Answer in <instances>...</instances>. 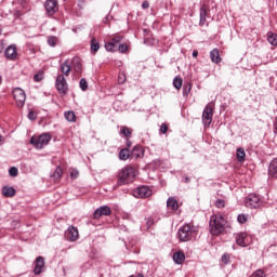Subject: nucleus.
Instances as JSON below:
<instances>
[{"label": "nucleus", "instance_id": "e433bc0d", "mask_svg": "<svg viewBox=\"0 0 277 277\" xmlns=\"http://www.w3.org/2000/svg\"><path fill=\"white\" fill-rule=\"evenodd\" d=\"M79 85H80V89L82 90V92H85V90H88V80H85L84 78H82V79L80 80Z\"/></svg>", "mask_w": 277, "mask_h": 277}, {"label": "nucleus", "instance_id": "cd10ccee", "mask_svg": "<svg viewBox=\"0 0 277 277\" xmlns=\"http://www.w3.org/2000/svg\"><path fill=\"white\" fill-rule=\"evenodd\" d=\"M173 85L175 90H181L183 88V78L175 77L173 79Z\"/></svg>", "mask_w": 277, "mask_h": 277}, {"label": "nucleus", "instance_id": "4be33fe9", "mask_svg": "<svg viewBox=\"0 0 277 277\" xmlns=\"http://www.w3.org/2000/svg\"><path fill=\"white\" fill-rule=\"evenodd\" d=\"M70 70H72V67L70 66V61L67 60L61 65V72H63L65 77H68V75H70Z\"/></svg>", "mask_w": 277, "mask_h": 277}, {"label": "nucleus", "instance_id": "f3484780", "mask_svg": "<svg viewBox=\"0 0 277 277\" xmlns=\"http://www.w3.org/2000/svg\"><path fill=\"white\" fill-rule=\"evenodd\" d=\"M209 14V10L207 9V5L202 4L199 11V25L202 27V25H207V16Z\"/></svg>", "mask_w": 277, "mask_h": 277}, {"label": "nucleus", "instance_id": "393cba45", "mask_svg": "<svg viewBox=\"0 0 277 277\" xmlns=\"http://www.w3.org/2000/svg\"><path fill=\"white\" fill-rule=\"evenodd\" d=\"M236 157H237V161H239V163H242V161H246V150L243 149V147H239L237 149Z\"/></svg>", "mask_w": 277, "mask_h": 277}, {"label": "nucleus", "instance_id": "f8f14e48", "mask_svg": "<svg viewBox=\"0 0 277 277\" xmlns=\"http://www.w3.org/2000/svg\"><path fill=\"white\" fill-rule=\"evenodd\" d=\"M65 237L67 241H77L79 239V229L75 226H69L65 232Z\"/></svg>", "mask_w": 277, "mask_h": 277}, {"label": "nucleus", "instance_id": "bb28decb", "mask_svg": "<svg viewBox=\"0 0 277 277\" xmlns=\"http://www.w3.org/2000/svg\"><path fill=\"white\" fill-rule=\"evenodd\" d=\"M267 40H268L269 44H272L273 47H277V35L276 34L268 32Z\"/></svg>", "mask_w": 277, "mask_h": 277}, {"label": "nucleus", "instance_id": "09e8293b", "mask_svg": "<svg viewBox=\"0 0 277 277\" xmlns=\"http://www.w3.org/2000/svg\"><path fill=\"white\" fill-rule=\"evenodd\" d=\"M78 8H80V10H83V8H85V1L79 0L78 1Z\"/></svg>", "mask_w": 277, "mask_h": 277}, {"label": "nucleus", "instance_id": "f704fd0d", "mask_svg": "<svg viewBox=\"0 0 277 277\" xmlns=\"http://www.w3.org/2000/svg\"><path fill=\"white\" fill-rule=\"evenodd\" d=\"M42 79H44V71H39L34 76V81L36 82H40Z\"/></svg>", "mask_w": 277, "mask_h": 277}, {"label": "nucleus", "instance_id": "603ef678", "mask_svg": "<svg viewBox=\"0 0 277 277\" xmlns=\"http://www.w3.org/2000/svg\"><path fill=\"white\" fill-rule=\"evenodd\" d=\"M184 183H189V179L187 176L184 179Z\"/></svg>", "mask_w": 277, "mask_h": 277}, {"label": "nucleus", "instance_id": "ddd939ff", "mask_svg": "<svg viewBox=\"0 0 277 277\" xmlns=\"http://www.w3.org/2000/svg\"><path fill=\"white\" fill-rule=\"evenodd\" d=\"M103 215H111V208H109V206H102L93 213L94 220H100Z\"/></svg>", "mask_w": 277, "mask_h": 277}, {"label": "nucleus", "instance_id": "dca6fc26", "mask_svg": "<svg viewBox=\"0 0 277 277\" xmlns=\"http://www.w3.org/2000/svg\"><path fill=\"white\" fill-rule=\"evenodd\" d=\"M48 14L53 15L57 11V0H48L44 4Z\"/></svg>", "mask_w": 277, "mask_h": 277}, {"label": "nucleus", "instance_id": "9b49d317", "mask_svg": "<svg viewBox=\"0 0 277 277\" xmlns=\"http://www.w3.org/2000/svg\"><path fill=\"white\" fill-rule=\"evenodd\" d=\"M246 207H249V209H258V207H261V198L256 195H249L246 198Z\"/></svg>", "mask_w": 277, "mask_h": 277}, {"label": "nucleus", "instance_id": "6e6552de", "mask_svg": "<svg viewBox=\"0 0 277 277\" xmlns=\"http://www.w3.org/2000/svg\"><path fill=\"white\" fill-rule=\"evenodd\" d=\"M4 57L10 62H16V60H18V50H16V44H11L5 49Z\"/></svg>", "mask_w": 277, "mask_h": 277}, {"label": "nucleus", "instance_id": "72a5a7b5", "mask_svg": "<svg viewBox=\"0 0 277 277\" xmlns=\"http://www.w3.org/2000/svg\"><path fill=\"white\" fill-rule=\"evenodd\" d=\"M128 50H129V47L127 45V43H119V45L117 47V51L119 53H124Z\"/></svg>", "mask_w": 277, "mask_h": 277}, {"label": "nucleus", "instance_id": "3c124183", "mask_svg": "<svg viewBox=\"0 0 277 277\" xmlns=\"http://www.w3.org/2000/svg\"><path fill=\"white\" fill-rule=\"evenodd\" d=\"M193 57H198V51H193Z\"/></svg>", "mask_w": 277, "mask_h": 277}, {"label": "nucleus", "instance_id": "2eb2a0df", "mask_svg": "<svg viewBox=\"0 0 277 277\" xmlns=\"http://www.w3.org/2000/svg\"><path fill=\"white\" fill-rule=\"evenodd\" d=\"M36 275L42 274L44 272V258L38 256L36 259V264H35V269H34Z\"/></svg>", "mask_w": 277, "mask_h": 277}, {"label": "nucleus", "instance_id": "37998d69", "mask_svg": "<svg viewBox=\"0 0 277 277\" xmlns=\"http://www.w3.org/2000/svg\"><path fill=\"white\" fill-rule=\"evenodd\" d=\"M222 262L225 263V265H228L230 263V255L229 254H223L222 255Z\"/></svg>", "mask_w": 277, "mask_h": 277}, {"label": "nucleus", "instance_id": "39448f33", "mask_svg": "<svg viewBox=\"0 0 277 277\" xmlns=\"http://www.w3.org/2000/svg\"><path fill=\"white\" fill-rule=\"evenodd\" d=\"M211 122H213V105L207 104L202 111L203 127H211Z\"/></svg>", "mask_w": 277, "mask_h": 277}, {"label": "nucleus", "instance_id": "c85d7f7f", "mask_svg": "<svg viewBox=\"0 0 277 277\" xmlns=\"http://www.w3.org/2000/svg\"><path fill=\"white\" fill-rule=\"evenodd\" d=\"M98 49H101V44H98V41L96 39L91 40V51L92 53H97Z\"/></svg>", "mask_w": 277, "mask_h": 277}, {"label": "nucleus", "instance_id": "a18cd8bd", "mask_svg": "<svg viewBox=\"0 0 277 277\" xmlns=\"http://www.w3.org/2000/svg\"><path fill=\"white\" fill-rule=\"evenodd\" d=\"M28 118H29V120H36L37 115L34 113V110H30V111L28 113Z\"/></svg>", "mask_w": 277, "mask_h": 277}, {"label": "nucleus", "instance_id": "a878e982", "mask_svg": "<svg viewBox=\"0 0 277 277\" xmlns=\"http://www.w3.org/2000/svg\"><path fill=\"white\" fill-rule=\"evenodd\" d=\"M129 157H131V154L129 153V150L127 148H123L119 151V159L121 161H127V159H129Z\"/></svg>", "mask_w": 277, "mask_h": 277}, {"label": "nucleus", "instance_id": "9d476101", "mask_svg": "<svg viewBox=\"0 0 277 277\" xmlns=\"http://www.w3.org/2000/svg\"><path fill=\"white\" fill-rule=\"evenodd\" d=\"M135 198H148L153 196V190L148 186H140L134 190Z\"/></svg>", "mask_w": 277, "mask_h": 277}, {"label": "nucleus", "instance_id": "7c9ffc66", "mask_svg": "<svg viewBox=\"0 0 277 277\" xmlns=\"http://www.w3.org/2000/svg\"><path fill=\"white\" fill-rule=\"evenodd\" d=\"M190 92H192V83L187 82L183 87V96H189Z\"/></svg>", "mask_w": 277, "mask_h": 277}, {"label": "nucleus", "instance_id": "6ab92c4d", "mask_svg": "<svg viewBox=\"0 0 277 277\" xmlns=\"http://www.w3.org/2000/svg\"><path fill=\"white\" fill-rule=\"evenodd\" d=\"M268 174L272 179H277V158L272 160L268 168Z\"/></svg>", "mask_w": 277, "mask_h": 277}, {"label": "nucleus", "instance_id": "0eeeda50", "mask_svg": "<svg viewBox=\"0 0 277 277\" xmlns=\"http://www.w3.org/2000/svg\"><path fill=\"white\" fill-rule=\"evenodd\" d=\"M55 87L58 94H66V92H68V82H66L64 75H58L56 77Z\"/></svg>", "mask_w": 277, "mask_h": 277}, {"label": "nucleus", "instance_id": "ea45409f", "mask_svg": "<svg viewBox=\"0 0 277 277\" xmlns=\"http://www.w3.org/2000/svg\"><path fill=\"white\" fill-rule=\"evenodd\" d=\"M251 277H265V272H263V269H258L251 275Z\"/></svg>", "mask_w": 277, "mask_h": 277}, {"label": "nucleus", "instance_id": "f03ea898", "mask_svg": "<svg viewBox=\"0 0 277 277\" xmlns=\"http://www.w3.org/2000/svg\"><path fill=\"white\" fill-rule=\"evenodd\" d=\"M225 226H226V220H224L222 215L216 214L211 216L210 219L211 235H221V233H224Z\"/></svg>", "mask_w": 277, "mask_h": 277}, {"label": "nucleus", "instance_id": "5701e85b", "mask_svg": "<svg viewBox=\"0 0 277 277\" xmlns=\"http://www.w3.org/2000/svg\"><path fill=\"white\" fill-rule=\"evenodd\" d=\"M173 261L177 265H182L185 262V253L177 251L173 254Z\"/></svg>", "mask_w": 277, "mask_h": 277}, {"label": "nucleus", "instance_id": "473e14b6", "mask_svg": "<svg viewBox=\"0 0 277 277\" xmlns=\"http://www.w3.org/2000/svg\"><path fill=\"white\" fill-rule=\"evenodd\" d=\"M49 47H57V37H48Z\"/></svg>", "mask_w": 277, "mask_h": 277}, {"label": "nucleus", "instance_id": "de8ad7c7", "mask_svg": "<svg viewBox=\"0 0 277 277\" xmlns=\"http://www.w3.org/2000/svg\"><path fill=\"white\" fill-rule=\"evenodd\" d=\"M160 131L162 133H168V126L166 123H162L161 127H160Z\"/></svg>", "mask_w": 277, "mask_h": 277}, {"label": "nucleus", "instance_id": "49530a36", "mask_svg": "<svg viewBox=\"0 0 277 277\" xmlns=\"http://www.w3.org/2000/svg\"><path fill=\"white\" fill-rule=\"evenodd\" d=\"M70 176H71V179H78V177H79V171L72 170V171L70 172Z\"/></svg>", "mask_w": 277, "mask_h": 277}, {"label": "nucleus", "instance_id": "4468645a", "mask_svg": "<svg viewBox=\"0 0 277 277\" xmlns=\"http://www.w3.org/2000/svg\"><path fill=\"white\" fill-rule=\"evenodd\" d=\"M236 243L237 246H240L241 248H246L248 246V234L247 233H238L235 235Z\"/></svg>", "mask_w": 277, "mask_h": 277}, {"label": "nucleus", "instance_id": "b1692460", "mask_svg": "<svg viewBox=\"0 0 277 277\" xmlns=\"http://www.w3.org/2000/svg\"><path fill=\"white\" fill-rule=\"evenodd\" d=\"M210 57L214 64H220V62H222V57H220V50H217V49H213L210 52Z\"/></svg>", "mask_w": 277, "mask_h": 277}, {"label": "nucleus", "instance_id": "c756f323", "mask_svg": "<svg viewBox=\"0 0 277 277\" xmlns=\"http://www.w3.org/2000/svg\"><path fill=\"white\" fill-rule=\"evenodd\" d=\"M62 174H64V171L60 167H57L52 175L54 181H60L62 179Z\"/></svg>", "mask_w": 277, "mask_h": 277}, {"label": "nucleus", "instance_id": "2f4dec72", "mask_svg": "<svg viewBox=\"0 0 277 277\" xmlns=\"http://www.w3.org/2000/svg\"><path fill=\"white\" fill-rule=\"evenodd\" d=\"M65 118H66V120H67L68 122H75V118H76L75 111H71V110L66 111V113H65Z\"/></svg>", "mask_w": 277, "mask_h": 277}, {"label": "nucleus", "instance_id": "c9c22d12", "mask_svg": "<svg viewBox=\"0 0 277 277\" xmlns=\"http://www.w3.org/2000/svg\"><path fill=\"white\" fill-rule=\"evenodd\" d=\"M237 222L239 224H246V222H248V215L246 214H239L237 217Z\"/></svg>", "mask_w": 277, "mask_h": 277}, {"label": "nucleus", "instance_id": "a211bd4d", "mask_svg": "<svg viewBox=\"0 0 277 277\" xmlns=\"http://www.w3.org/2000/svg\"><path fill=\"white\" fill-rule=\"evenodd\" d=\"M130 157L132 159H140V158L144 157V148H142V146H140V145L134 146L130 154Z\"/></svg>", "mask_w": 277, "mask_h": 277}, {"label": "nucleus", "instance_id": "aec40b11", "mask_svg": "<svg viewBox=\"0 0 277 277\" xmlns=\"http://www.w3.org/2000/svg\"><path fill=\"white\" fill-rule=\"evenodd\" d=\"M2 194L5 198H13V196H16V189L12 186H3Z\"/></svg>", "mask_w": 277, "mask_h": 277}, {"label": "nucleus", "instance_id": "79ce46f5", "mask_svg": "<svg viewBox=\"0 0 277 277\" xmlns=\"http://www.w3.org/2000/svg\"><path fill=\"white\" fill-rule=\"evenodd\" d=\"M225 206L226 205H225L224 200H222V199H217L216 202H215V207L217 209H224Z\"/></svg>", "mask_w": 277, "mask_h": 277}, {"label": "nucleus", "instance_id": "8fccbe9b", "mask_svg": "<svg viewBox=\"0 0 277 277\" xmlns=\"http://www.w3.org/2000/svg\"><path fill=\"white\" fill-rule=\"evenodd\" d=\"M142 8H143V10H148V8H150V4L148 3V1H144L142 3Z\"/></svg>", "mask_w": 277, "mask_h": 277}, {"label": "nucleus", "instance_id": "58836bf2", "mask_svg": "<svg viewBox=\"0 0 277 277\" xmlns=\"http://www.w3.org/2000/svg\"><path fill=\"white\" fill-rule=\"evenodd\" d=\"M10 176H18V169L16 167H11L9 169Z\"/></svg>", "mask_w": 277, "mask_h": 277}, {"label": "nucleus", "instance_id": "412c9836", "mask_svg": "<svg viewBox=\"0 0 277 277\" xmlns=\"http://www.w3.org/2000/svg\"><path fill=\"white\" fill-rule=\"evenodd\" d=\"M167 207L168 209H171V211H179V201L174 197H169Z\"/></svg>", "mask_w": 277, "mask_h": 277}, {"label": "nucleus", "instance_id": "20e7f679", "mask_svg": "<svg viewBox=\"0 0 277 277\" xmlns=\"http://www.w3.org/2000/svg\"><path fill=\"white\" fill-rule=\"evenodd\" d=\"M51 142V134L43 133L39 135L38 137L32 136L30 138V144L35 146V148L42 149L43 146H47Z\"/></svg>", "mask_w": 277, "mask_h": 277}, {"label": "nucleus", "instance_id": "f257e3e1", "mask_svg": "<svg viewBox=\"0 0 277 277\" xmlns=\"http://www.w3.org/2000/svg\"><path fill=\"white\" fill-rule=\"evenodd\" d=\"M135 179V168L131 166H126L119 171L118 174V185H129V183H133Z\"/></svg>", "mask_w": 277, "mask_h": 277}, {"label": "nucleus", "instance_id": "4c0bfd02", "mask_svg": "<svg viewBox=\"0 0 277 277\" xmlns=\"http://www.w3.org/2000/svg\"><path fill=\"white\" fill-rule=\"evenodd\" d=\"M121 133L122 135H124V137H130L131 135V129L127 128V127H122L121 128Z\"/></svg>", "mask_w": 277, "mask_h": 277}, {"label": "nucleus", "instance_id": "5fc2aeb1", "mask_svg": "<svg viewBox=\"0 0 277 277\" xmlns=\"http://www.w3.org/2000/svg\"><path fill=\"white\" fill-rule=\"evenodd\" d=\"M128 146H131V143L128 142Z\"/></svg>", "mask_w": 277, "mask_h": 277}, {"label": "nucleus", "instance_id": "c03bdc74", "mask_svg": "<svg viewBox=\"0 0 277 277\" xmlns=\"http://www.w3.org/2000/svg\"><path fill=\"white\" fill-rule=\"evenodd\" d=\"M153 224H155V221L153 220V217L146 219V226H147V228H150V226H153Z\"/></svg>", "mask_w": 277, "mask_h": 277}, {"label": "nucleus", "instance_id": "a19ab883", "mask_svg": "<svg viewBox=\"0 0 277 277\" xmlns=\"http://www.w3.org/2000/svg\"><path fill=\"white\" fill-rule=\"evenodd\" d=\"M124 81H127V75H124V72L119 74L118 83L122 84Z\"/></svg>", "mask_w": 277, "mask_h": 277}, {"label": "nucleus", "instance_id": "7ed1b4c3", "mask_svg": "<svg viewBox=\"0 0 277 277\" xmlns=\"http://www.w3.org/2000/svg\"><path fill=\"white\" fill-rule=\"evenodd\" d=\"M196 234V227L189 224H185L179 228L177 237L180 241H192Z\"/></svg>", "mask_w": 277, "mask_h": 277}, {"label": "nucleus", "instance_id": "864d4df0", "mask_svg": "<svg viewBox=\"0 0 277 277\" xmlns=\"http://www.w3.org/2000/svg\"><path fill=\"white\" fill-rule=\"evenodd\" d=\"M136 277H144L142 274H137Z\"/></svg>", "mask_w": 277, "mask_h": 277}, {"label": "nucleus", "instance_id": "423d86ee", "mask_svg": "<svg viewBox=\"0 0 277 277\" xmlns=\"http://www.w3.org/2000/svg\"><path fill=\"white\" fill-rule=\"evenodd\" d=\"M13 97L16 102L17 107H24L25 102L27 101V94H25V91L21 88H15L13 90Z\"/></svg>", "mask_w": 277, "mask_h": 277}, {"label": "nucleus", "instance_id": "1a4fd4ad", "mask_svg": "<svg viewBox=\"0 0 277 277\" xmlns=\"http://www.w3.org/2000/svg\"><path fill=\"white\" fill-rule=\"evenodd\" d=\"M120 42H122L121 36L114 37L109 42L105 43L106 51H110L111 53L118 51V45Z\"/></svg>", "mask_w": 277, "mask_h": 277}]
</instances>
